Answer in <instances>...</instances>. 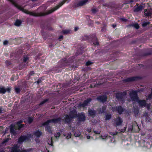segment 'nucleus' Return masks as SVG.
<instances>
[{
	"mask_svg": "<svg viewBox=\"0 0 152 152\" xmlns=\"http://www.w3.org/2000/svg\"><path fill=\"white\" fill-rule=\"evenodd\" d=\"M123 120L121 118L118 117L115 119L113 122V124L114 126L116 127L117 129L121 132H124L126 130V127H124L123 128L120 129L118 127L122 125Z\"/></svg>",
	"mask_w": 152,
	"mask_h": 152,
	"instance_id": "f257e3e1",
	"label": "nucleus"
},
{
	"mask_svg": "<svg viewBox=\"0 0 152 152\" xmlns=\"http://www.w3.org/2000/svg\"><path fill=\"white\" fill-rule=\"evenodd\" d=\"M77 112L75 110H73L70 112L69 115H65L63 117L67 123L69 122L72 118L76 117L77 115Z\"/></svg>",
	"mask_w": 152,
	"mask_h": 152,
	"instance_id": "f03ea898",
	"label": "nucleus"
},
{
	"mask_svg": "<svg viewBox=\"0 0 152 152\" xmlns=\"http://www.w3.org/2000/svg\"><path fill=\"white\" fill-rule=\"evenodd\" d=\"M24 126V125L21 124L19 126L18 128L17 127H15L14 125L12 124L11 125V127L10 129V132L11 134L15 135L18 133L19 130Z\"/></svg>",
	"mask_w": 152,
	"mask_h": 152,
	"instance_id": "7ed1b4c3",
	"label": "nucleus"
},
{
	"mask_svg": "<svg viewBox=\"0 0 152 152\" xmlns=\"http://www.w3.org/2000/svg\"><path fill=\"white\" fill-rule=\"evenodd\" d=\"M65 1L66 0H63L62 2L60 3L58 5L55 7L54 8H52L50 10H47L46 12L43 13L42 15H45L51 13L62 6L65 2Z\"/></svg>",
	"mask_w": 152,
	"mask_h": 152,
	"instance_id": "20e7f679",
	"label": "nucleus"
},
{
	"mask_svg": "<svg viewBox=\"0 0 152 152\" xmlns=\"http://www.w3.org/2000/svg\"><path fill=\"white\" fill-rule=\"evenodd\" d=\"M90 37L92 38V42L94 45H99V43L97 40V38L95 35L90 36V37L87 35H85L83 37L82 40L83 41L87 40L89 39Z\"/></svg>",
	"mask_w": 152,
	"mask_h": 152,
	"instance_id": "39448f33",
	"label": "nucleus"
},
{
	"mask_svg": "<svg viewBox=\"0 0 152 152\" xmlns=\"http://www.w3.org/2000/svg\"><path fill=\"white\" fill-rule=\"evenodd\" d=\"M127 94L126 91L123 92L118 93L116 94V98L119 101L124 102V100L126 98V96Z\"/></svg>",
	"mask_w": 152,
	"mask_h": 152,
	"instance_id": "423d86ee",
	"label": "nucleus"
},
{
	"mask_svg": "<svg viewBox=\"0 0 152 152\" xmlns=\"http://www.w3.org/2000/svg\"><path fill=\"white\" fill-rule=\"evenodd\" d=\"M62 119V118L61 117H59L57 118L53 119L51 120H48L46 122L43 123L42 125L45 126L49 124L50 123H58L60 122L61 120Z\"/></svg>",
	"mask_w": 152,
	"mask_h": 152,
	"instance_id": "0eeeda50",
	"label": "nucleus"
},
{
	"mask_svg": "<svg viewBox=\"0 0 152 152\" xmlns=\"http://www.w3.org/2000/svg\"><path fill=\"white\" fill-rule=\"evenodd\" d=\"M129 95L132 101H137L138 100V96L136 91L131 90L129 94Z\"/></svg>",
	"mask_w": 152,
	"mask_h": 152,
	"instance_id": "6e6552de",
	"label": "nucleus"
},
{
	"mask_svg": "<svg viewBox=\"0 0 152 152\" xmlns=\"http://www.w3.org/2000/svg\"><path fill=\"white\" fill-rule=\"evenodd\" d=\"M15 6L18 8V9L20 10H21L24 12V13L28 14H29L30 15H33V16H35V14L32 12H30L28 10H27L26 9H25L23 8H22L21 7H20V6H19L18 5H17V4H15Z\"/></svg>",
	"mask_w": 152,
	"mask_h": 152,
	"instance_id": "1a4fd4ad",
	"label": "nucleus"
},
{
	"mask_svg": "<svg viewBox=\"0 0 152 152\" xmlns=\"http://www.w3.org/2000/svg\"><path fill=\"white\" fill-rule=\"evenodd\" d=\"M30 150V149H29L27 150H22L21 151L17 145L14 146L11 148V152H28Z\"/></svg>",
	"mask_w": 152,
	"mask_h": 152,
	"instance_id": "9d476101",
	"label": "nucleus"
},
{
	"mask_svg": "<svg viewBox=\"0 0 152 152\" xmlns=\"http://www.w3.org/2000/svg\"><path fill=\"white\" fill-rule=\"evenodd\" d=\"M91 101V99L88 98L85 100L83 103H80L78 104V107H85L87 106L88 104Z\"/></svg>",
	"mask_w": 152,
	"mask_h": 152,
	"instance_id": "9b49d317",
	"label": "nucleus"
},
{
	"mask_svg": "<svg viewBox=\"0 0 152 152\" xmlns=\"http://www.w3.org/2000/svg\"><path fill=\"white\" fill-rule=\"evenodd\" d=\"M113 111H118L119 114L122 113L124 109L121 106H119L118 107H113Z\"/></svg>",
	"mask_w": 152,
	"mask_h": 152,
	"instance_id": "f8f14e48",
	"label": "nucleus"
},
{
	"mask_svg": "<svg viewBox=\"0 0 152 152\" xmlns=\"http://www.w3.org/2000/svg\"><path fill=\"white\" fill-rule=\"evenodd\" d=\"M140 107H145L146 105V101L143 100H137L136 101Z\"/></svg>",
	"mask_w": 152,
	"mask_h": 152,
	"instance_id": "ddd939ff",
	"label": "nucleus"
},
{
	"mask_svg": "<svg viewBox=\"0 0 152 152\" xmlns=\"http://www.w3.org/2000/svg\"><path fill=\"white\" fill-rule=\"evenodd\" d=\"M138 78V77H133L125 79H124V80L125 82H131L133 81L136 80Z\"/></svg>",
	"mask_w": 152,
	"mask_h": 152,
	"instance_id": "4468645a",
	"label": "nucleus"
},
{
	"mask_svg": "<svg viewBox=\"0 0 152 152\" xmlns=\"http://www.w3.org/2000/svg\"><path fill=\"white\" fill-rule=\"evenodd\" d=\"M144 14L147 16H152V10H151L145 9L144 10Z\"/></svg>",
	"mask_w": 152,
	"mask_h": 152,
	"instance_id": "2eb2a0df",
	"label": "nucleus"
},
{
	"mask_svg": "<svg viewBox=\"0 0 152 152\" xmlns=\"http://www.w3.org/2000/svg\"><path fill=\"white\" fill-rule=\"evenodd\" d=\"M97 99L98 101L102 102H104L106 101L107 99V97L105 95H102L98 96Z\"/></svg>",
	"mask_w": 152,
	"mask_h": 152,
	"instance_id": "dca6fc26",
	"label": "nucleus"
},
{
	"mask_svg": "<svg viewBox=\"0 0 152 152\" xmlns=\"http://www.w3.org/2000/svg\"><path fill=\"white\" fill-rule=\"evenodd\" d=\"M88 1V0H83L80 1L77 4V6H81L86 4Z\"/></svg>",
	"mask_w": 152,
	"mask_h": 152,
	"instance_id": "f3484780",
	"label": "nucleus"
},
{
	"mask_svg": "<svg viewBox=\"0 0 152 152\" xmlns=\"http://www.w3.org/2000/svg\"><path fill=\"white\" fill-rule=\"evenodd\" d=\"M28 139V137L26 136H21L19 138L18 140V142L21 143L23 141H27Z\"/></svg>",
	"mask_w": 152,
	"mask_h": 152,
	"instance_id": "a211bd4d",
	"label": "nucleus"
},
{
	"mask_svg": "<svg viewBox=\"0 0 152 152\" xmlns=\"http://www.w3.org/2000/svg\"><path fill=\"white\" fill-rule=\"evenodd\" d=\"M88 113L89 115L94 117L95 116L96 114V112L94 110H91L90 108L88 109Z\"/></svg>",
	"mask_w": 152,
	"mask_h": 152,
	"instance_id": "6ab92c4d",
	"label": "nucleus"
},
{
	"mask_svg": "<svg viewBox=\"0 0 152 152\" xmlns=\"http://www.w3.org/2000/svg\"><path fill=\"white\" fill-rule=\"evenodd\" d=\"M134 7L135 8L134 11L135 12H139L141 11L142 9H143V7L142 5H140L136 7L135 6Z\"/></svg>",
	"mask_w": 152,
	"mask_h": 152,
	"instance_id": "aec40b11",
	"label": "nucleus"
},
{
	"mask_svg": "<svg viewBox=\"0 0 152 152\" xmlns=\"http://www.w3.org/2000/svg\"><path fill=\"white\" fill-rule=\"evenodd\" d=\"M85 116L83 113H81L79 117L80 121H84L85 120Z\"/></svg>",
	"mask_w": 152,
	"mask_h": 152,
	"instance_id": "412c9836",
	"label": "nucleus"
},
{
	"mask_svg": "<svg viewBox=\"0 0 152 152\" xmlns=\"http://www.w3.org/2000/svg\"><path fill=\"white\" fill-rule=\"evenodd\" d=\"M48 125H45V126H46L45 127V129L46 130L48 131L50 133H51V127L50 126H48Z\"/></svg>",
	"mask_w": 152,
	"mask_h": 152,
	"instance_id": "4be33fe9",
	"label": "nucleus"
},
{
	"mask_svg": "<svg viewBox=\"0 0 152 152\" xmlns=\"http://www.w3.org/2000/svg\"><path fill=\"white\" fill-rule=\"evenodd\" d=\"M42 134V132H40L37 131H36L34 133V135L37 137H39Z\"/></svg>",
	"mask_w": 152,
	"mask_h": 152,
	"instance_id": "5701e85b",
	"label": "nucleus"
},
{
	"mask_svg": "<svg viewBox=\"0 0 152 152\" xmlns=\"http://www.w3.org/2000/svg\"><path fill=\"white\" fill-rule=\"evenodd\" d=\"M5 92V88L3 87H0V94H4Z\"/></svg>",
	"mask_w": 152,
	"mask_h": 152,
	"instance_id": "b1692460",
	"label": "nucleus"
},
{
	"mask_svg": "<svg viewBox=\"0 0 152 152\" xmlns=\"http://www.w3.org/2000/svg\"><path fill=\"white\" fill-rule=\"evenodd\" d=\"M81 132L80 131H77L74 132V135L75 137H79L81 134Z\"/></svg>",
	"mask_w": 152,
	"mask_h": 152,
	"instance_id": "393cba45",
	"label": "nucleus"
},
{
	"mask_svg": "<svg viewBox=\"0 0 152 152\" xmlns=\"http://www.w3.org/2000/svg\"><path fill=\"white\" fill-rule=\"evenodd\" d=\"M106 108V107L105 106H103L102 109L99 110V112L101 113H103L105 111Z\"/></svg>",
	"mask_w": 152,
	"mask_h": 152,
	"instance_id": "a878e982",
	"label": "nucleus"
},
{
	"mask_svg": "<svg viewBox=\"0 0 152 152\" xmlns=\"http://www.w3.org/2000/svg\"><path fill=\"white\" fill-rule=\"evenodd\" d=\"M105 120H108L110 119L111 118V115L110 114H107L106 115Z\"/></svg>",
	"mask_w": 152,
	"mask_h": 152,
	"instance_id": "bb28decb",
	"label": "nucleus"
},
{
	"mask_svg": "<svg viewBox=\"0 0 152 152\" xmlns=\"http://www.w3.org/2000/svg\"><path fill=\"white\" fill-rule=\"evenodd\" d=\"M21 22L20 21L18 20L15 22V25L17 26H19L21 24Z\"/></svg>",
	"mask_w": 152,
	"mask_h": 152,
	"instance_id": "cd10ccee",
	"label": "nucleus"
},
{
	"mask_svg": "<svg viewBox=\"0 0 152 152\" xmlns=\"http://www.w3.org/2000/svg\"><path fill=\"white\" fill-rule=\"evenodd\" d=\"M66 61L65 58L62 59L61 60V61L64 62L63 64L64 65V66H69L70 65V64H67V62Z\"/></svg>",
	"mask_w": 152,
	"mask_h": 152,
	"instance_id": "c85d7f7f",
	"label": "nucleus"
},
{
	"mask_svg": "<svg viewBox=\"0 0 152 152\" xmlns=\"http://www.w3.org/2000/svg\"><path fill=\"white\" fill-rule=\"evenodd\" d=\"M48 101V100L47 99H46L44 100L40 103V104H39V106L43 105L45 103L47 102Z\"/></svg>",
	"mask_w": 152,
	"mask_h": 152,
	"instance_id": "c756f323",
	"label": "nucleus"
},
{
	"mask_svg": "<svg viewBox=\"0 0 152 152\" xmlns=\"http://www.w3.org/2000/svg\"><path fill=\"white\" fill-rule=\"evenodd\" d=\"M62 32L64 34H65L69 33L70 31L69 30H63Z\"/></svg>",
	"mask_w": 152,
	"mask_h": 152,
	"instance_id": "7c9ffc66",
	"label": "nucleus"
},
{
	"mask_svg": "<svg viewBox=\"0 0 152 152\" xmlns=\"http://www.w3.org/2000/svg\"><path fill=\"white\" fill-rule=\"evenodd\" d=\"M33 121V118L31 117H29L28 119V121L29 123H31Z\"/></svg>",
	"mask_w": 152,
	"mask_h": 152,
	"instance_id": "2f4dec72",
	"label": "nucleus"
},
{
	"mask_svg": "<svg viewBox=\"0 0 152 152\" xmlns=\"http://www.w3.org/2000/svg\"><path fill=\"white\" fill-rule=\"evenodd\" d=\"M149 24V22H144L142 24V25L143 27H145L147 26Z\"/></svg>",
	"mask_w": 152,
	"mask_h": 152,
	"instance_id": "473e14b6",
	"label": "nucleus"
},
{
	"mask_svg": "<svg viewBox=\"0 0 152 152\" xmlns=\"http://www.w3.org/2000/svg\"><path fill=\"white\" fill-rule=\"evenodd\" d=\"M15 91L18 94L20 91V88L16 87L15 88Z\"/></svg>",
	"mask_w": 152,
	"mask_h": 152,
	"instance_id": "72a5a7b5",
	"label": "nucleus"
},
{
	"mask_svg": "<svg viewBox=\"0 0 152 152\" xmlns=\"http://www.w3.org/2000/svg\"><path fill=\"white\" fill-rule=\"evenodd\" d=\"M71 133H69L67 134V135L66 136V139H68L71 137Z\"/></svg>",
	"mask_w": 152,
	"mask_h": 152,
	"instance_id": "f704fd0d",
	"label": "nucleus"
},
{
	"mask_svg": "<svg viewBox=\"0 0 152 152\" xmlns=\"http://www.w3.org/2000/svg\"><path fill=\"white\" fill-rule=\"evenodd\" d=\"M148 99H151L152 98V88L151 89V93L148 96Z\"/></svg>",
	"mask_w": 152,
	"mask_h": 152,
	"instance_id": "c9c22d12",
	"label": "nucleus"
},
{
	"mask_svg": "<svg viewBox=\"0 0 152 152\" xmlns=\"http://www.w3.org/2000/svg\"><path fill=\"white\" fill-rule=\"evenodd\" d=\"M92 12L93 13H95L98 11V10L96 9H93L92 10Z\"/></svg>",
	"mask_w": 152,
	"mask_h": 152,
	"instance_id": "e433bc0d",
	"label": "nucleus"
},
{
	"mask_svg": "<svg viewBox=\"0 0 152 152\" xmlns=\"http://www.w3.org/2000/svg\"><path fill=\"white\" fill-rule=\"evenodd\" d=\"M60 135V134L59 132H58L54 135L55 137L56 138L59 137Z\"/></svg>",
	"mask_w": 152,
	"mask_h": 152,
	"instance_id": "4c0bfd02",
	"label": "nucleus"
},
{
	"mask_svg": "<svg viewBox=\"0 0 152 152\" xmlns=\"http://www.w3.org/2000/svg\"><path fill=\"white\" fill-rule=\"evenodd\" d=\"M28 59V58L27 57H24L23 58V61L24 62H26Z\"/></svg>",
	"mask_w": 152,
	"mask_h": 152,
	"instance_id": "58836bf2",
	"label": "nucleus"
},
{
	"mask_svg": "<svg viewBox=\"0 0 152 152\" xmlns=\"http://www.w3.org/2000/svg\"><path fill=\"white\" fill-rule=\"evenodd\" d=\"M133 129V126H131L129 128H128V131L129 132H132Z\"/></svg>",
	"mask_w": 152,
	"mask_h": 152,
	"instance_id": "ea45409f",
	"label": "nucleus"
},
{
	"mask_svg": "<svg viewBox=\"0 0 152 152\" xmlns=\"http://www.w3.org/2000/svg\"><path fill=\"white\" fill-rule=\"evenodd\" d=\"M92 64V63L90 61H88L86 63V65L87 66L90 65Z\"/></svg>",
	"mask_w": 152,
	"mask_h": 152,
	"instance_id": "a19ab883",
	"label": "nucleus"
},
{
	"mask_svg": "<svg viewBox=\"0 0 152 152\" xmlns=\"http://www.w3.org/2000/svg\"><path fill=\"white\" fill-rule=\"evenodd\" d=\"M134 27L137 29H138L139 28V25L138 24H135L134 25Z\"/></svg>",
	"mask_w": 152,
	"mask_h": 152,
	"instance_id": "79ce46f5",
	"label": "nucleus"
},
{
	"mask_svg": "<svg viewBox=\"0 0 152 152\" xmlns=\"http://www.w3.org/2000/svg\"><path fill=\"white\" fill-rule=\"evenodd\" d=\"M91 128H87V131L88 132H91Z\"/></svg>",
	"mask_w": 152,
	"mask_h": 152,
	"instance_id": "37998d69",
	"label": "nucleus"
},
{
	"mask_svg": "<svg viewBox=\"0 0 152 152\" xmlns=\"http://www.w3.org/2000/svg\"><path fill=\"white\" fill-rule=\"evenodd\" d=\"M94 132L96 134H99L100 133V131H94Z\"/></svg>",
	"mask_w": 152,
	"mask_h": 152,
	"instance_id": "c03bdc74",
	"label": "nucleus"
},
{
	"mask_svg": "<svg viewBox=\"0 0 152 152\" xmlns=\"http://www.w3.org/2000/svg\"><path fill=\"white\" fill-rule=\"evenodd\" d=\"M55 44H53L52 43H50L49 45V47L50 48H52L53 47H54L55 46Z\"/></svg>",
	"mask_w": 152,
	"mask_h": 152,
	"instance_id": "a18cd8bd",
	"label": "nucleus"
},
{
	"mask_svg": "<svg viewBox=\"0 0 152 152\" xmlns=\"http://www.w3.org/2000/svg\"><path fill=\"white\" fill-rule=\"evenodd\" d=\"M6 92V91H7L8 92H10V89L9 88H5Z\"/></svg>",
	"mask_w": 152,
	"mask_h": 152,
	"instance_id": "49530a36",
	"label": "nucleus"
},
{
	"mask_svg": "<svg viewBox=\"0 0 152 152\" xmlns=\"http://www.w3.org/2000/svg\"><path fill=\"white\" fill-rule=\"evenodd\" d=\"M96 86V85H95L94 84H92L91 85L90 87L91 88H94V87H95Z\"/></svg>",
	"mask_w": 152,
	"mask_h": 152,
	"instance_id": "de8ad7c7",
	"label": "nucleus"
},
{
	"mask_svg": "<svg viewBox=\"0 0 152 152\" xmlns=\"http://www.w3.org/2000/svg\"><path fill=\"white\" fill-rule=\"evenodd\" d=\"M118 134V132H113V133L112 134H112L113 135H116L117 134Z\"/></svg>",
	"mask_w": 152,
	"mask_h": 152,
	"instance_id": "09e8293b",
	"label": "nucleus"
},
{
	"mask_svg": "<svg viewBox=\"0 0 152 152\" xmlns=\"http://www.w3.org/2000/svg\"><path fill=\"white\" fill-rule=\"evenodd\" d=\"M63 36L62 35H61L59 37L58 39L59 40H61L63 39Z\"/></svg>",
	"mask_w": 152,
	"mask_h": 152,
	"instance_id": "8fccbe9b",
	"label": "nucleus"
},
{
	"mask_svg": "<svg viewBox=\"0 0 152 152\" xmlns=\"http://www.w3.org/2000/svg\"><path fill=\"white\" fill-rule=\"evenodd\" d=\"M150 105H151L150 104H148L147 105L146 107H147V108L148 110L150 109Z\"/></svg>",
	"mask_w": 152,
	"mask_h": 152,
	"instance_id": "3c124183",
	"label": "nucleus"
},
{
	"mask_svg": "<svg viewBox=\"0 0 152 152\" xmlns=\"http://www.w3.org/2000/svg\"><path fill=\"white\" fill-rule=\"evenodd\" d=\"M58 68H55V69H54V70H55L56 72H61V71H59L60 70H58Z\"/></svg>",
	"mask_w": 152,
	"mask_h": 152,
	"instance_id": "603ef678",
	"label": "nucleus"
},
{
	"mask_svg": "<svg viewBox=\"0 0 152 152\" xmlns=\"http://www.w3.org/2000/svg\"><path fill=\"white\" fill-rule=\"evenodd\" d=\"M8 43V41L6 40V41H4V42H3V44L4 45H6Z\"/></svg>",
	"mask_w": 152,
	"mask_h": 152,
	"instance_id": "864d4df0",
	"label": "nucleus"
},
{
	"mask_svg": "<svg viewBox=\"0 0 152 152\" xmlns=\"http://www.w3.org/2000/svg\"><path fill=\"white\" fill-rule=\"evenodd\" d=\"M34 73V71H31L30 72L29 74L30 76L31 75L33 74Z\"/></svg>",
	"mask_w": 152,
	"mask_h": 152,
	"instance_id": "5fc2aeb1",
	"label": "nucleus"
},
{
	"mask_svg": "<svg viewBox=\"0 0 152 152\" xmlns=\"http://www.w3.org/2000/svg\"><path fill=\"white\" fill-rule=\"evenodd\" d=\"M78 29V27H75L74 29L75 31H77Z\"/></svg>",
	"mask_w": 152,
	"mask_h": 152,
	"instance_id": "6e6d98bb",
	"label": "nucleus"
},
{
	"mask_svg": "<svg viewBox=\"0 0 152 152\" xmlns=\"http://www.w3.org/2000/svg\"><path fill=\"white\" fill-rule=\"evenodd\" d=\"M41 80H39L37 81V82L38 84H39V83L41 82Z\"/></svg>",
	"mask_w": 152,
	"mask_h": 152,
	"instance_id": "4d7b16f0",
	"label": "nucleus"
},
{
	"mask_svg": "<svg viewBox=\"0 0 152 152\" xmlns=\"http://www.w3.org/2000/svg\"><path fill=\"white\" fill-rule=\"evenodd\" d=\"M6 62L7 65H9L10 64V63H9V62L7 61H6Z\"/></svg>",
	"mask_w": 152,
	"mask_h": 152,
	"instance_id": "13d9d810",
	"label": "nucleus"
},
{
	"mask_svg": "<svg viewBox=\"0 0 152 152\" xmlns=\"http://www.w3.org/2000/svg\"><path fill=\"white\" fill-rule=\"evenodd\" d=\"M87 137V139H89L90 138V136H87L86 137Z\"/></svg>",
	"mask_w": 152,
	"mask_h": 152,
	"instance_id": "bf43d9fd",
	"label": "nucleus"
},
{
	"mask_svg": "<svg viewBox=\"0 0 152 152\" xmlns=\"http://www.w3.org/2000/svg\"><path fill=\"white\" fill-rule=\"evenodd\" d=\"M2 112V108L0 107V113H1Z\"/></svg>",
	"mask_w": 152,
	"mask_h": 152,
	"instance_id": "052dcab7",
	"label": "nucleus"
},
{
	"mask_svg": "<svg viewBox=\"0 0 152 152\" xmlns=\"http://www.w3.org/2000/svg\"><path fill=\"white\" fill-rule=\"evenodd\" d=\"M9 0L12 3H13V0Z\"/></svg>",
	"mask_w": 152,
	"mask_h": 152,
	"instance_id": "680f3d73",
	"label": "nucleus"
},
{
	"mask_svg": "<svg viewBox=\"0 0 152 152\" xmlns=\"http://www.w3.org/2000/svg\"><path fill=\"white\" fill-rule=\"evenodd\" d=\"M0 152H4L3 150H1L0 151Z\"/></svg>",
	"mask_w": 152,
	"mask_h": 152,
	"instance_id": "e2e57ef3",
	"label": "nucleus"
},
{
	"mask_svg": "<svg viewBox=\"0 0 152 152\" xmlns=\"http://www.w3.org/2000/svg\"><path fill=\"white\" fill-rule=\"evenodd\" d=\"M113 27L114 28L115 27H116V25H113Z\"/></svg>",
	"mask_w": 152,
	"mask_h": 152,
	"instance_id": "0e129e2a",
	"label": "nucleus"
},
{
	"mask_svg": "<svg viewBox=\"0 0 152 152\" xmlns=\"http://www.w3.org/2000/svg\"><path fill=\"white\" fill-rule=\"evenodd\" d=\"M140 91H143V89L142 88L141 89V90H140Z\"/></svg>",
	"mask_w": 152,
	"mask_h": 152,
	"instance_id": "69168bd1",
	"label": "nucleus"
},
{
	"mask_svg": "<svg viewBox=\"0 0 152 152\" xmlns=\"http://www.w3.org/2000/svg\"><path fill=\"white\" fill-rule=\"evenodd\" d=\"M133 1L132 0H131L130 1V2L131 3V2H133Z\"/></svg>",
	"mask_w": 152,
	"mask_h": 152,
	"instance_id": "338daca9",
	"label": "nucleus"
},
{
	"mask_svg": "<svg viewBox=\"0 0 152 152\" xmlns=\"http://www.w3.org/2000/svg\"><path fill=\"white\" fill-rule=\"evenodd\" d=\"M11 79L12 80H14V78H13L12 77L11 78Z\"/></svg>",
	"mask_w": 152,
	"mask_h": 152,
	"instance_id": "774afa93",
	"label": "nucleus"
}]
</instances>
